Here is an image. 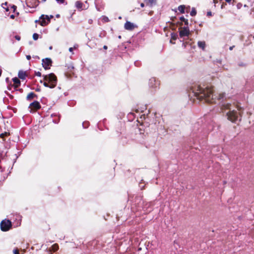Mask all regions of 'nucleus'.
<instances>
[{"mask_svg": "<svg viewBox=\"0 0 254 254\" xmlns=\"http://www.w3.org/2000/svg\"><path fill=\"white\" fill-rule=\"evenodd\" d=\"M41 108L40 103L37 101H34L31 103L29 106V109H30V112H35Z\"/></svg>", "mask_w": 254, "mask_h": 254, "instance_id": "nucleus-8", "label": "nucleus"}, {"mask_svg": "<svg viewBox=\"0 0 254 254\" xmlns=\"http://www.w3.org/2000/svg\"><path fill=\"white\" fill-rule=\"evenodd\" d=\"M1 73H2V70L1 69H0V76H1Z\"/></svg>", "mask_w": 254, "mask_h": 254, "instance_id": "nucleus-44", "label": "nucleus"}, {"mask_svg": "<svg viewBox=\"0 0 254 254\" xmlns=\"http://www.w3.org/2000/svg\"><path fill=\"white\" fill-rule=\"evenodd\" d=\"M68 105H69V106H71L70 102H69V103H68Z\"/></svg>", "mask_w": 254, "mask_h": 254, "instance_id": "nucleus-50", "label": "nucleus"}, {"mask_svg": "<svg viewBox=\"0 0 254 254\" xmlns=\"http://www.w3.org/2000/svg\"><path fill=\"white\" fill-rule=\"evenodd\" d=\"M11 227V222L8 219L3 220L0 223V229L2 231H8Z\"/></svg>", "mask_w": 254, "mask_h": 254, "instance_id": "nucleus-6", "label": "nucleus"}, {"mask_svg": "<svg viewBox=\"0 0 254 254\" xmlns=\"http://www.w3.org/2000/svg\"><path fill=\"white\" fill-rule=\"evenodd\" d=\"M52 247L54 252L57 251L59 249V246L57 244H55L54 245H53Z\"/></svg>", "mask_w": 254, "mask_h": 254, "instance_id": "nucleus-21", "label": "nucleus"}, {"mask_svg": "<svg viewBox=\"0 0 254 254\" xmlns=\"http://www.w3.org/2000/svg\"><path fill=\"white\" fill-rule=\"evenodd\" d=\"M197 45L200 48L204 50L206 45L204 41H198Z\"/></svg>", "mask_w": 254, "mask_h": 254, "instance_id": "nucleus-14", "label": "nucleus"}, {"mask_svg": "<svg viewBox=\"0 0 254 254\" xmlns=\"http://www.w3.org/2000/svg\"><path fill=\"white\" fill-rule=\"evenodd\" d=\"M52 61L50 58H46L42 60V65L45 69H48L50 68V66L52 65Z\"/></svg>", "mask_w": 254, "mask_h": 254, "instance_id": "nucleus-9", "label": "nucleus"}, {"mask_svg": "<svg viewBox=\"0 0 254 254\" xmlns=\"http://www.w3.org/2000/svg\"><path fill=\"white\" fill-rule=\"evenodd\" d=\"M234 47H235V46H231V47H230V48H229V50L231 51V50H232L233 49V48H234Z\"/></svg>", "mask_w": 254, "mask_h": 254, "instance_id": "nucleus-37", "label": "nucleus"}, {"mask_svg": "<svg viewBox=\"0 0 254 254\" xmlns=\"http://www.w3.org/2000/svg\"><path fill=\"white\" fill-rule=\"evenodd\" d=\"M34 96H27V100H30L31 99V98H33V97H34Z\"/></svg>", "mask_w": 254, "mask_h": 254, "instance_id": "nucleus-36", "label": "nucleus"}, {"mask_svg": "<svg viewBox=\"0 0 254 254\" xmlns=\"http://www.w3.org/2000/svg\"><path fill=\"white\" fill-rule=\"evenodd\" d=\"M10 17L11 18H12V19H14V17H15V16H14V15L12 14V15H11L10 16Z\"/></svg>", "mask_w": 254, "mask_h": 254, "instance_id": "nucleus-38", "label": "nucleus"}, {"mask_svg": "<svg viewBox=\"0 0 254 254\" xmlns=\"http://www.w3.org/2000/svg\"><path fill=\"white\" fill-rule=\"evenodd\" d=\"M45 18V19H47V21H48L49 22H50V18H49V17L48 16V15H46L45 16V17H44Z\"/></svg>", "mask_w": 254, "mask_h": 254, "instance_id": "nucleus-31", "label": "nucleus"}, {"mask_svg": "<svg viewBox=\"0 0 254 254\" xmlns=\"http://www.w3.org/2000/svg\"><path fill=\"white\" fill-rule=\"evenodd\" d=\"M190 34V31L188 26L184 27L179 32L181 37L188 36Z\"/></svg>", "mask_w": 254, "mask_h": 254, "instance_id": "nucleus-10", "label": "nucleus"}, {"mask_svg": "<svg viewBox=\"0 0 254 254\" xmlns=\"http://www.w3.org/2000/svg\"><path fill=\"white\" fill-rule=\"evenodd\" d=\"M238 65L239 66H242V67H245L247 65V64L243 63V62H241V63H240L239 64H238Z\"/></svg>", "mask_w": 254, "mask_h": 254, "instance_id": "nucleus-25", "label": "nucleus"}, {"mask_svg": "<svg viewBox=\"0 0 254 254\" xmlns=\"http://www.w3.org/2000/svg\"><path fill=\"white\" fill-rule=\"evenodd\" d=\"M88 125H89V123L88 122H84L82 124V126H83L84 128L87 127Z\"/></svg>", "mask_w": 254, "mask_h": 254, "instance_id": "nucleus-24", "label": "nucleus"}, {"mask_svg": "<svg viewBox=\"0 0 254 254\" xmlns=\"http://www.w3.org/2000/svg\"><path fill=\"white\" fill-rule=\"evenodd\" d=\"M148 0V3H149L150 4H152L153 3H155L156 0Z\"/></svg>", "mask_w": 254, "mask_h": 254, "instance_id": "nucleus-26", "label": "nucleus"}, {"mask_svg": "<svg viewBox=\"0 0 254 254\" xmlns=\"http://www.w3.org/2000/svg\"><path fill=\"white\" fill-rule=\"evenodd\" d=\"M39 38V34L37 33H34L33 35V39L34 40H37Z\"/></svg>", "mask_w": 254, "mask_h": 254, "instance_id": "nucleus-22", "label": "nucleus"}, {"mask_svg": "<svg viewBox=\"0 0 254 254\" xmlns=\"http://www.w3.org/2000/svg\"><path fill=\"white\" fill-rule=\"evenodd\" d=\"M83 5V3L80 1H77L75 2V6L78 9H82Z\"/></svg>", "mask_w": 254, "mask_h": 254, "instance_id": "nucleus-16", "label": "nucleus"}, {"mask_svg": "<svg viewBox=\"0 0 254 254\" xmlns=\"http://www.w3.org/2000/svg\"><path fill=\"white\" fill-rule=\"evenodd\" d=\"M223 96H221V97H220V98H217V100H218V101H219V100H220L221 99H223Z\"/></svg>", "mask_w": 254, "mask_h": 254, "instance_id": "nucleus-42", "label": "nucleus"}, {"mask_svg": "<svg viewBox=\"0 0 254 254\" xmlns=\"http://www.w3.org/2000/svg\"><path fill=\"white\" fill-rule=\"evenodd\" d=\"M174 18H176V17H174L173 18H172V20L173 21H174Z\"/></svg>", "mask_w": 254, "mask_h": 254, "instance_id": "nucleus-49", "label": "nucleus"}, {"mask_svg": "<svg viewBox=\"0 0 254 254\" xmlns=\"http://www.w3.org/2000/svg\"><path fill=\"white\" fill-rule=\"evenodd\" d=\"M178 35L176 33H171V39L170 40V42L172 43V40H176L177 39Z\"/></svg>", "mask_w": 254, "mask_h": 254, "instance_id": "nucleus-18", "label": "nucleus"}, {"mask_svg": "<svg viewBox=\"0 0 254 254\" xmlns=\"http://www.w3.org/2000/svg\"><path fill=\"white\" fill-rule=\"evenodd\" d=\"M196 13H197V12H196L195 8L194 7H192L191 9V10L190 12V15L191 16H194L196 15Z\"/></svg>", "mask_w": 254, "mask_h": 254, "instance_id": "nucleus-19", "label": "nucleus"}, {"mask_svg": "<svg viewBox=\"0 0 254 254\" xmlns=\"http://www.w3.org/2000/svg\"><path fill=\"white\" fill-rule=\"evenodd\" d=\"M13 252L14 254H19V251L17 248H15L13 250Z\"/></svg>", "mask_w": 254, "mask_h": 254, "instance_id": "nucleus-27", "label": "nucleus"}, {"mask_svg": "<svg viewBox=\"0 0 254 254\" xmlns=\"http://www.w3.org/2000/svg\"><path fill=\"white\" fill-rule=\"evenodd\" d=\"M10 97H11V99H12V97H13V96H10Z\"/></svg>", "mask_w": 254, "mask_h": 254, "instance_id": "nucleus-52", "label": "nucleus"}, {"mask_svg": "<svg viewBox=\"0 0 254 254\" xmlns=\"http://www.w3.org/2000/svg\"><path fill=\"white\" fill-rule=\"evenodd\" d=\"M5 80H6V81L7 82V83L8 84H9V78H8V77H7V78H6V79H5Z\"/></svg>", "mask_w": 254, "mask_h": 254, "instance_id": "nucleus-40", "label": "nucleus"}, {"mask_svg": "<svg viewBox=\"0 0 254 254\" xmlns=\"http://www.w3.org/2000/svg\"><path fill=\"white\" fill-rule=\"evenodd\" d=\"M15 38L17 40V41H19L20 40V39H21V37L19 35H15L14 36Z\"/></svg>", "mask_w": 254, "mask_h": 254, "instance_id": "nucleus-29", "label": "nucleus"}, {"mask_svg": "<svg viewBox=\"0 0 254 254\" xmlns=\"http://www.w3.org/2000/svg\"><path fill=\"white\" fill-rule=\"evenodd\" d=\"M192 93H194L193 95H199L200 94L203 95H210L214 93V87L207 86L205 88H202L200 85H194L190 88Z\"/></svg>", "mask_w": 254, "mask_h": 254, "instance_id": "nucleus-1", "label": "nucleus"}, {"mask_svg": "<svg viewBox=\"0 0 254 254\" xmlns=\"http://www.w3.org/2000/svg\"><path fill=\"white\" fill-rule=\"evenodd\" d=\"M134 25L129 21H127L125 24V28L126 30H132L134 29Z\"/></svg>", "mask_w": 254, "mask_h": 254, "instance_id": "nucleus-11", "label": "nucleus"}, {"mask_svg": "<svg viewBox=\"0 0 254 254\" xmlns=\"http://www.w3.org/2000/svg\"><path fill=\"white\" fill-rule=\"evenodd\" d=\"M69 51L70 52H72L73 51V48L71 47V48H69Z\"/></svg>", "mask_w": 254, "mask_h": 254, "instance_id": "nucleus-43", "label": "nucleus"}, {"mask_svg": "<svg viewBox=\"0 0 254 254\" xmlns=\"http://www.w3.org/2000/svg\"><path fill=\"white\" fill-rule=\"evenodd\" d=\"M12 81L13 82V84H12L11 83L8 85V89L10 90L12 89V88H13L15 91L18 92L19 91L20 93H23V90L22 89H18L17 88L20 85V81L19 79V78L17 77H14L12 78Z\"/></svg>", "mask_w": 254, "mask_h": 254, "instance_id": "nucleus-4", "label": "nucleus"}, {"mask_svg": "<svg viewBox=\"0 0 254 254\" xmlns=\"http://www.w3.org/2000/svg\"><path fill=\"white\" fill-rule=\"evenodd\" d=\"M16 8H17L16 6H15L14 5H13L12 6V8L13 9V11H14L16 10Z\"/></svg>", "mask_w": 254, "mask_h": 254, "instance_id": "nucleus-34", "label": "nucleus"}, {"mask_svg": "<svg viewBox=\"0 0 254 254\" xmlns=\"http://www.w3.org/2000/svg\"><path fill=\"white\" fill-rule=\"evenodd\" d=\"M185 8L186 6L185 5H179L178 7V10L181 13H184L185 12Z\"/></svg>", "mask_w": 254, "mask_h": 254, "instance_id": "nucleus-15", "label": "nucleus"}, {"mask_svg": "<svg viewBox=\"0 0 254 254\" xmlns=\"http://www.w3.org/2000/svg\"><path fill=\"white\" fill-rule=\"evenodd\" d=\"M45 86L50 88L54 87L57 83V78L56 76L53 73L43 75Z\"/></svg>", "mask_w": 254, "mask_h": 254, "instance_id": "nucleus-3", "label": "nucleus"}, {"mask_svg": "<svg viewBox=\"0 0 254 254\" xmlns=\"http://www.w3.org/2000/svg\"><path fill=\"white\" fill-rule=\"evenodd\" d=\"M26 59L28 60H30L31 59V56L30 55H27L26 56Z\"/></svg>", "mask_w": 254, "mask_h": 254, "instance_id": "nucleus-35", "label": "nucleus"}, {"mask_svg": "<svg viewBox=\"0 0 254 254\" xmlns=\"http://www.w3.org/2000/svg\"><path fill=\"white\" fill-rule=\"evenodd\" d=\"M18 94V92L15 93V94Z\"/></svg>", "mask_w": 254, "mask_h": 254, "instance_id": "nucleus-53", "label": "nucleus"}, {"mask_svg": "<svg viewBox=\"0 0 254 254\" xmlns=\"http://www.w3.org/2000/svg\"><path fill=\"white\" fill-rule=\"evenodd\" d=\"M159 84V81L155 77H151L149 79V86L150 88H156Z\"/></svg>", "mask_w": 254, "mask_h": 254, "instance_id": "nucleus-7", "label": "nucleus"}, {"mask_svg": "<svg viewBox=\"0 0 254 254\" xmlns=\"http://www.w3.org/2000/svg\"><path fill=\"white\" fill-rule=\"evenodd\" d=\"M9 134L7 133L6 132H5L4 133H2L0 134V137L1 138H3L4 136H7Z\"/></svg>", "mask_w": 254, "mask_h": 254, "instance_id": "nucleus-23", "label": "nucleus"}, {"mask_svg": "<svg viewBox=\"0 0 254 254\" xmlns=\"http://www.w3.org/2000/svg\"><path fill=\"white\" fill-rule=\"evenodd\" d=\"M5 93H6L7 95H8V96L11 95L10 94L8 93L6 91H5Z\"/></svg>", "mask_w": 254, "mask_h": 254, "instance_id": "nucleus-47", "label": "nucleus"}, {"mask_svg": "<svg viewBox=\"0 0 254 254\" xmlns=\"http://www.w3.org/2000/svg\"><path fill=\"white\" fill-rule=\"evenodd\" d=\"M43 1H45L46 0H42Z\"/></svg>", "mask_w": 254, "mask_h": 254, "instance_id": "nucleus-54", "label": "nucleus"}, {"mask_svg": "<svg viewBox=\"0 0 254 254\" xmlns=\"http://www.w3.org/2000/svg\"><path fill=\"white\" fill-rule=\"evenodd\" d=\"M230 104L228 103H223L221 105L222 109H230Z\"/></svg>", "mask_w": 254, "mask_h": 254, "instance_id": "nucleus-20", "label": "nucleus"}, {"mask_svg": "<svg viewBox=\"0 0 254 254\" xmlns=\"http://www.w3.org/2000/svg\"><path fill=\"white\" fill-rule=\"evenodd\" d=\"M238 114V113L235 110L230 111L227 113V118L233 123L238 120L241 121V118H239Z\"/></svg>", "mask_w": 254, "mask_h": 254, "instance_id": "nucleus-5", "label": "nucleus"}, {"mask_svg": "<svg viewBox=\"0 0 254 254\" xmlns=\"http://www.w3.org/2000/svg\"><path fill=\"white\" fill-rule=\"evenodd\" d=\"M103 49H104V50H107V49H108V47H107V46H106V45H104V46H103Z\"/></svg>", "mask_w": 254, "mask_h": 254, "instance_id": "nucleus-39", "label": "nucleus"}, {"mask_svg": "<svg viewBox=\"0 0 254 254\" xmlns=\"http://www.w3.org/2000/svg\"><path fill=\"white\" fill-rule=\"evenodd\" d=\"M40 18L42 19L41 21H40V24L41 26H45L49 23V22L47 21L46 20L45 18H44V15H42L41 16Z\"/></svg>", "mask_w": 254, "mask_h": 254, "instance_id": "nucleus-13", "label": "nucleus"}, {"mask_svg": "<svg viewBox=\"0 0 254 254\" xmlns=\"http://www.w3.org/2000/svg\"><path fill=\"white\" fill-rule=\"evenodd\" d=\"M58 2L60 3H63L64 2V0H56Z\"/></svg>", "mask_w": 254, "mask_h": 254, "instance_id": "nucleus-32", "label": "nucleus"}, {"mask_svg": "<svg viewBox=\"0 0 254 254\" xmlns=\"http://www.w3.org/2000/svg\"><path fill=\"white\" fill-rule=\"evenodd\" d=\"M226 0V1H227L228 2H230L231 1V0Z\"/></svg>", "mask_w": 254, "mask_h": 254, "instance_id": "nucleus-45", "label": "nucleus"}, {"mask_svg": "<svg viewBox=\"0 0 254 254\" xmlns=\"http://www.w3.org/2000/svg\"><path fill=\"white\" fill-rule=\"evenodd\" d=\"M49 49L50 50H52V46L50 47Z\"/></svg>", "mask_w": 254, "mask_h": 254, "instance_id": "nucleus-48", "label": "nucleus"}, {"mask_svg": "<svg viewBox=\"0 0 254 254\" xmlns=\"http://www.w3.org/2000/svg\"><path fill=\"white\" fill-rule=\"evenodd\" d=\"M206 16L208 17L212 16V13L211 11H208L206 13Z\"/></svg>", "mask_w": 254, "mask_h": 254, "instance_id": "nucleus-28", "label": "nucleus"}, {"mask_svg": "<svg viewBox=\"0 0 254 254\" xmlns=\"http://www.w3.org/2000/svg\"><path fill=\"white\" fill-rule=\"evenodd\" d=\"M27 95H29V96H31V95H35V94L32 92H29V93H28L27 94Z\"/></svg>", "mask_w": 254, "mask_h": 254, "instance_id": "nucleus-33", "label": "nucleus"}, {"mask_svg": "<svg viewBox=\"0 0 254 254\" xmlns=\"http://www.w3.org/2000/svg\"><path fill=\"white\" fill-rule=\"evenodd\" d=\"M53 15H51V18H53Z\"/></svg>", "mask_w": 254, "mask_h": 254, "instance_id": "nucleus-51", "label": "nucleus"}, {"mask_svg": "<svg viewBox=\"0 0 254 254\" xmlns=\"http://www.w3.org/2000/svg\"><path fill=\"white\" fill-rule=\"evenodd\" d=\"M140 6L141 7H144V4L143 3H141L140 4Z\"/></svg>", "mask_w": 254, "mask_h": 254, "instance_id": "nucleus-41", "label": "nucleus"}, {"mask_svg": "<svg viewBox=\"0 0 254 254\" xmlns=\"http://www.w3.org/2000/svg\"><path fill=\"white\" fill-rule=\"evenodd\" d=\"M178 24H179V25H182V24H183V23H182V22H178Z\"/></svg>", "mask_w": 254, "mask_h": 254, "instance_id": "nucleus-46", "label": "nucleus"}, {"mask_svg": "<svg viewBox=\"0 0 254 254\" xmlns=\"http://www.w3.org/2000/svg\"><path fill=\"white\" fill-rule=\"evenodd\" d=\"M18 78L21 79H25L27 74L26 71L23 70H19L18 73Z\"/></svg>", "mask_w": 254, "mask_h": 254, "instance_id": "nucleus-12", "label": "nucleus"}, {"mask_svg": "<svg viewBox=\"0 0 254 254\" xmlns=\"http://www.w3.org/2000/svg\"><path fill=\"white\" fill-rule=\"evenodd\" d=\"M180 20L182 21V22H184V23H185V25L186 26H188V25H189V21L188 19L185 18V17L184 16H181L180 17Z\"/></svg>", "mask_w": 254, "mask_h": 254, "instance_id": "nucleus-17", "label": "nucleus"}, {"mask_svg": "<svg viewBox=\"0 0 254 254\" xmlns=\"http://www.w3.org/2000/svg\"><path fill=\"white\" fill-rule=\"evenodd\" d=\"M188 98L191 103H194L195 100H197L198 103L203 102L208 104L216 103V99L213 98V96H188Z\"/></svg>", "mask_w": 254, "mask_h": 254, "instance_id": "nucleus-2", "label": "nucleus"}, {"mask_svg": "<svg viewBox=\"0 0 254 254\" xmlns=\"http://www.w3.org/2000/svg\"><path fill=\"white\" fill-rule=\"evenodd\" d=\"M35 75L38 76H41V73L39 71L35 72Z\"/></svg>", "mask_w": 254, "mask_h": 254, "instance_id": "nucleus-30", "label": "nucleus"}]
</instances>
